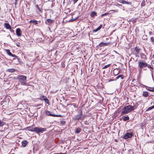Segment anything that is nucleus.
I'll use <instances>...</instances> for the list:
<instances>
[{
    "instance_id": "nucleus-1",
    "label": "nucleus",
    "mask_w": 154,
    "mask_h": 154,
    "mask_svg": "<svg viewBox=\"0 0 154 154\" xmlns=\"http://www.w3.org/2000/svg\"><path fill=\"white\" fill-rule=\"evenodd\" d=\"M137 108V106L135 105L132 106L131 105H129L126 106L122 109V111L121 113V115H122L124 114H128L136 109Z\"/></svg>"
},
{
    "instance_id": "nucleus-2",
    "label": "nucleus",
    "mask_w": 154,
    "mask_h": 154,
    "mask_svg": "<svg viewBox=\"0 0 154 154\" xmlns=\"http://www.w3.org/2000/svg\"><path fill=\"white\" fill-rule=\"evenodd\" d=\"M138 64L140 68L139 69L140 72L141 70V68L146 67L148 65L146 63L139 61L138 62Z\"/></svg>"
},
{
    "instance_id": "nucleus-3",
    "label": "nucleus",
    "mask_w": 154,
    "mask_h": 154,
    "mask_svg": "<svg viewBox=\"0 0 154 154\" xmlns=\"http://www.w3.org/2000/svg\"><path fill=\"white\" fill-rule=\"evenodd\" d=\"M46 130V128H39L38 127H35V132L37 134H39L40 133H43Z\"/></svg>"
},
{
    "instance_id": "nucleus-4",
    "label": "nucleus",
    "mask_w": 154,
    "mask_h": 154,
    "mask_svg": "<svg viewBox=\"0 0 154 154\" xmlns=\"http://www.w3.org/2000/svg\"><path fill=\"white\" fill-rule=\"evenodd\" d=\"M79 114L75 116L74 117V119L75 120H78L79 119L82 115V111L81 110H80L79 111Z\"/></svg>"
},
{
    "instance_id": "nucleus-5",
    "label": "nucleus",
    "mask_w": 154,
    "mask_h": 154,
    "mask_svg": "<svg viewBox=\"0 0 154 154\" xmlns=\"http://www.w3.org/2000/svg\"><path fill=\"white\" fill-rule=\"evenodd\" d=\"M46 114L48 115V116H50L54 117H62V116L61 115H55L54 114H52L50 113V112L49 111H47L46 112Z\"/></svg>"
},
{
    "instance_id": "nucleus-6",
    "label": "nucleus",
    "mask_w": 154,
    "mask_h": 154,
    "mask_svg": "<svg viewBox=\"0 0 154 154\" xmlns=\"http://www.w3.org/2000/svg\"><path fill=\"white\" fill-rule=\"evenodd\" d=\"M133 136V134L131 133H127L125 134L124 137V138L125 139H127L129 138H131Z\"/></svg>"
},
{
    "instance_id": "nucleus-7",
    "label": "nucleus",
    "mask_w": 154,
    "mask_h": 154,
    "mask_svg": "<svg viewBox=\"0 0 154 154\" xmlns=\"http://www.w3.org/2000/svg\"><path fill=\"white\" fill-rule=\"evenodd\" d=\"M110 42H101L99 44V46L100 47H103L104 46H107L110 45Z\"/></svg>"
},
{
    "instance_id": "nucleus-8",
    "label": "nucleus",
    "mask_w": 154,
    "mask_h": 154,
    "mask_svg": "<svg viewBox=\"0 0 154 154\" xmlns=\"http://www.w3.org/2000/svg\"><path fill=\"white\" fill-rule=\"evenodd\" d=\"M21 33L22 32L19 28H18L16 30V33L17 35L19 36H20L21 35Z\"/></svg>"
},
{
    "instance_id": "nucleus-9",
    "label": "nucleus",
    "mask_w": 154,
    "mask_h": 154,
    "mask_svg": "<svg viewBox=\"0 0 154 154\" xmlns=\"http://www.w3.org/2000/svg\"><path fill=\"white\" fill-rule=\"evenodd\" d=\"M18 78L23 81H25L26 80V77L25 76L19 75L18 76Z\"/></svg>"
},
{
    "instance_id": "nucleus-10",
    "label": "nucleus",
    "mask_w": 154,
    "mask_h": 154,
    "mask_svg": "<svg viewBox=\"0 0 154 154\" xmlns=\"http://www.w3.org/2000/svg\"><path fill=\"white\" fill-rule=\"evenodd\" d=\"M27 128L28 129V130L29 131L32 132H35V127L33 128V127H32V126H31L28 127Z\"/></svg>"
},
{
    "instance_id": "nucleus-11",
    "label": "nucleus",
    "mask_w": 154,
    "mask_h": 154,
    "mask_svg": "<svg viewBox=\"0 0 154 154\" xmlns=\"http://www.w3.org/2000/svg\"><path fill=\"white\" fill-rule=\"evenodd\" d=\"M119 73V70L118 69H115L113 70V73L115 75H116Z\"/></svg>"
},
{
    "instance_id": "nucleus-12",
    "label": "nucleus",
    "mask_w": 154,
    "mask_h": 154,
    "mask_svg": "<svg viewBox=\"0 0 154 154\" xmlns=\"http://www.w3.org/2000/svg\"><path fill=\"white\" fill-rule=\"evenodd\" d=\"M39 100H41L47 101L48 102V100L47 99L46 97L44 96H42L39 99Z\"/></svg>"
},
{
    "instance_id": "nucleus-13",
    "label": "nucleus",
    "mask_w": 154,
    "mask_h": 154,
    "mask_svg": "<svg viewBox=\"0 0 154 154\" xmlns=\"http://www.w3.org/2000/svg\"><path fill=\"white\" fill-rule=\"evenodd\" d=\"M4 26L7 29H11V26L8 23H4Z\"/></svg>"
},
{
    "instance_id": "nucleus-14",
    "label": "nucleus",
    "mask_w": 154,
    "mask_h": 154,
    "mask_svg": "<svg viewBox=\"0 0 154 154\" xmlns=\"http://www.w3.org/2000/svg\"><path fill=\"white\" fill-rule=\"evenodd\" d=\"M53 22V21L51 20V19H47L46 21L45 22V23L49 25L50 24L52 23Z\"/></svg>"
},
{
    "instance_id": "nucleus-15",
    "label": "nucleus",
    "mask_w": 154,
    "mask_h": 154,
    "mask_svg": "<svg viewBox=\"0 0 154 154\" xmlns=\"http://www.w3.org/2000/svg\"><path fill=\"white\" fill-rule=\"evenodd\" d=\"M122 118L123 119V120L125 121L128 120L129 119V118L128 116H123L122 117Z\"/></svg>"
},
{
    "instance_id": "nucleus-16",
    "label": "nucleus",
    "mask_w": 154,
    "mask_h": 154,
    "mask_svg": "<svg viewBox=\"0 0 154 154\" xmlns=\"http://www.w3.org/2000/svg\"><path fill=\"white\" fill-rule=\"evenodd\" d=\"M148 93H149L147 91H144L143 92L142 95L145 97H147L149 95Z\"/></svg>"
},
{
    "instance_id": "nucleus-17",
    "label": "nucleus",
    "mask_w": 154,
    "mask_h": 154,
    "mask_svg": "<svg viewBox=\"0 0 154 154\" xmlns=\"http://www.w3.org/2000/svg\"><path fill=\"white\" fill-rule=\"evenodd\" d=\"M28 143V142L26 140H23L22 142V144L23 146L25 147Z\"/></svg>"
},
{
    "instance_id": "nucleus-18",
    "label": "nucleus",
    "mask_w": 154,
    "mask_h": 154,
    "mask_svg": "<svg viewBox=\"0 0 154 154\" xmlns=\"http://www.w3.org/2000/svg\"><path fill=\"white\" fill-rule=\"evenodd\" d=\"M15 71V69H14L11 68L8 69L6 71L9 72L11 73L14 72Z\"/></svg>"
},
{
    "instance_id": "nucleus-19",
    "label": "nucleus",
    "mask_w": 154,
    "mask_h": 154,
    "mask_svg": "<svg viewBox=\"0 0 154 154\" xmlns=\"http://www.w3.org/2000/svg\"><path fill=\"white\" fill-rule=\"evenodd\" d=\"M30 23H33L35 25H36L38 24V21L35 20H31L29 21Z\"/></svg>"
},
{
    "instance_id": "nucleus-20",
    "label": "nucleus",
    "mask_w": 154,
    "mask_h": 154,
    "mask_svg": "<svg viewBox=\"0 0 154 154\" xmlns=\"http://www.w3.org/2000/svg\"><path fill=\"white\" fill-rule=\"evenodd\" d=\"M134 49L135 51L137 54H138L140 52V49L138 47H136L134 48Z\"/></svg>"
},
{
    "instance_id": "nucleus-21",
    "label": "nucleus",
    "mask_w": 154,
    "mask_h": 154,
    "mask_svg": "<svg viewBox=\"0 0 154 154\" xmlns=\"http://www.w3.org/2000/svg\"><path fill=\"white\" fill-rule=\"evenodd\" d=\"M121 2L122 4H127L128 5H130L131 4V2H127L125 0H122Z\"/></svg>"
},
{
    "instance_id": "nucleus-22",
    "label": "nucleus",
    "mask_w": 154,
    "mask_h": 154,
    "mask_svg": "<svg viewBox=\"0 0 154 154\" xmlns=\"http://www.w3.org/2000/svg\"><path fill=\"white\" fill-rule=\"evenodd\" d=\"M102 26V25H100L97 29L94 30L93 32H96L99 30L101 28Z\"/></svg>"
},
{
    "instance_id": "nucleus-23",
    "label": "nucleus",
    "mask_w": 154,
    "mask_h": 154,
    "mask_svg": "<svg viewBox=\"0 0 154 154\" xmlns=\"http://www.w3.org/2000/svg\"><path fill=\"white\" fill-rule=\"evenodd\" d=\"M97 16V13L95 12H92L91 14V16L92 17H94Z\"/></svg>"
},
{
    "instance_id": "nucleus-24",
    "label": "nucleus",
    "mask_w": 154,
    "mask_h": 154,
    "mask_svg": "<svg viewBox=\"0 0 154 154\" xmlns=\"http://www.w3.org/2000/svg\"><path fill=\"white\" fill-rule=\"evenodd\" d=\"M87 41L88 42L87 44L88 45H91L92 44L93 41L91 39H88Z\"/></svg>"
},
{
    "instance_id": "nucleus-25",
    "label": "nucleus",
    "mask_w": 154,
    "mask_h": 154,
    "mask_svg": "<svg viewBox=\"0 0 154 154\" xmlns=\"http://www.w3.org/2000/svg\"><path fill=\"white\" fill-rule=\"evenodd\" d=\"M82 129L80 128H77L75 131V133H79L81 131Z\"/></svg>"
},
{
    "instance_id": "nucleus-26",
    "label": "nucleus",
    "mask_w": 154,
    "mask_h": 154,
    "mask_svg": "<svg viewBox=\"0 0 154 154\" xmlns=\"http://www.w3.org/2000/svg\"><path fill=\"white\" fill-rule=\"evenodd\" d=\"M5 51L7 53L9 56L11 54V53L10 52L9 49H5Z\"/></svg>"
},
{
    "instance_id": "nucleus-27",
    "label": "nucleus",
    "mask_w": 154,
    "mask_h": 154,
    "mask_svg": "<svg viewBox=\"0 0 154 154\" xmlns=\"http://www.w3.org/2000/svg\"><path fill=\"white\" fill-rule=\"evenodd\" d=\"M120 78H121V79H123V75H120L116 77V79H118Z\"/></svg>"
},
{
    "instance_id": "nucleus-28",
    "label": "nucleus",
    "mask_w": 154,
    "mask_h": 154,
    "mask_svg": "<svg viewBox=\"0 0 154 154\" xmlns=\"http://www.w3.org/2000/svg\"><path fill=\"white\" fill-rule=\"evenodd\" d=\"M154 108V105L151 106V107H149L146 110V111H149V110H150L153 109Z\"/></svg>"
},
{
    "instance_id": "nucleus-29",
    "label": "nucleus",
    "mask_w": 154,
    "mask_h": 154,
    "mask_svg": "<svg viewBox=\"0 0 154 154\" xmlns=\"http://www.w3.org/2000/svg\"><path fill=\"white\" fill-rule=\"evenodd\" d=\"M20 83L21 85H26V82L24 81H20Z\"/></svg>"
},
{
    "instance_id": "nucleus-30",
    "label": "nucleus",
    "mask_w": 154,
    "mask_h": 154,
    "mask_svg": "<svg viewBox=\"0 0 154 154\" xmlns=\"http://www.w3.org/2000/svg\"><path fill=\"white\" fill-rule=\"evenodd\" d=\"M110 66V64H108L107 65H106L103 68V69H106L108 67H109Z\"/></svg>"
},
{
    "instance_id": "nucleus-31",
    "label": "nucleus",
    "mask_w": 154,
    "mask_h": 154,
    "mask_svg": "<svg viewBox=\"0 0 154 154\" xmlns=\"http://www.w3.org/2000/svg\"><path fill=\"white\" fill-rule=\"evenodd\" d=\"M144 86H145L146 89L147 90L150 91V90H152V89H150V88L149 87H147L146 85H145Z\"/></svg>"
},
{
    "instance_id": "nucleus-32",
    "label": "nucleus",
    "mask_w": 154,
    "mask_h": 154,
    "mask_svg": "<svg viewBox=\"0 0 154 154\" xmlns=\"http://www.w3.org/2000/svg\"><path fill=\"white\" fill-rule=\"evenodd\" d=\"M11 56L14 57H17L15 54H13L12 53L10 55Z\"/></svg>"
},
{
    "instance_id": "nucleus-33",
    "label": "nucleus",
    "mask_w": 154,
    "mask_h": 154,
    "mask_svg": "<svg viewBox=\"0 0 154 154\" xmlns=\"http://www.w3.org/2000/svg\"><path fill=\"white\" fill-rule=\"evenodd\" d=\"M36 8H37V9H38V10L39 11H41V9L37 5L36 6Z\"/></svg>"
},
{
    "instance_id": "nucleus-34",
    "label": "nucleus",
    "mask_w": 154,
    "mask_h": 154,
    "mask_svg": "<svg viewBox=\"0 0 154 154\" xmlns=\"http://www.w3.org/2000/svg\"><path fill=\"white\" fill-rule=\"evenodd\" d=\"M3 122H1V120H0V126H2V125H3Z\"/></svg>"
},
{
    "instance_id": "nucleus-35",
    "label": "nucleus",
    "mask_w": 154,
    "mask_h": 154,
    "mask_svg": "<svg viewBox=\"0 0 154 154\" xmlns=\"http://www.w3.org/2000/svg\"><path fill=\"white\" fill-rule=\"evenodd\" d=\"M16 45L18 47H20V43L18 42H17L16 43Z\"/></svg>"
},
{
    "instance_id": "nucleus-36",
    "label": "nucleus",
    "mask_w": 154,
    "mask_h": 154,
    "mask_svg": "<svg viewBox=\"0 0 154 154\" xmlns=\"http://www.w3.org/2000/svg\"><path fill=\"white\" fill-rule=\"evenodd\" d=\"M148 67L149 68H150L152 69H153V68L152 67H151L150 65H147Z\"/></svg>"
},
{
    "instance_id": "nucleus-37",
    "label": "nucleus",
    "mask_w": 154,
    "mask_h": 154,
    "mask_svg": "<svg viewBox=\"0 0 154 154\" xmlns=\"http://www.w3.org/2000/svg\"><path fill=\"white\" fill-rule=\"evenodd\" d=\"M78 0H73V2L74 4H75L78 1Z\"/></svg>"
},
{
    "instance_id": "nucleus-38",
    "label": "nucleus",
    "mask_w": 154,
    "mask_h": 154,
    "mask_svg": "<svg viewBox=\"0 0 154 154\" xmlns=\"http://www.w3.org/2000/svg\"><path fill=\"white\" fill-rule=\"evenodd\" d=\"M107 14H107V13H105L104 14H103L101 15V16L103 17V16L106 15Z\"/></svg>"
},
{
    "instance_id": "nucleus-39",
    "label": "nucleus",
    "mask_w": 154,
    "mask_h": 154,
    "mask_svg": "<svg viewBox=\"0 0 154 154\" xmlns=\"http://www.w3.org/2000/svg\"><path fill=\"white\" fill-rule=\"evenodd\" d=\"M132 152V153H133V151L131 149H130L128 151V152L129 153H130V152Z\"/></svg>"
},
{
    "instance_id": "nucleus-40",
    "label": "nucleus",
    "mask_w": 154,
    "mask_h": 154,
    "mask_svg": "<svg viewBox=\"0 0 154 154\" xmlns=\"http://www.w3.org/2000/svg\"><path fill=\"white\" fill-rule=\"evenodd\" d=\"M45 103H46L48 104L49 105V101L48 102L47 101H45Z\"/></svg>"
},
{
    "instance_id": "nucleus-41",
    "label": "nucleus",
    "mask_w": 154,
    "mask_h": 154,
    "mask_svg": "<svg viewBox=\"0 0 154 154\" xmlns=\"http://www.w3.org/2000/svg\"><path fill=\"white\" fill-rule=\"evenodd\" d=\"M112 11H113L114 12H118V10H112Z\"/></svg>"
},
{
    "instance_id": "nucleus-42",
    "label": "nucleus",
    "mask_w": 154,
    "mask_h": 154,
    "mask_svg": "<svg viewBox=\"0 0 154 154\" xmlns=\"http://www.w3.org/2000/svg\"><path fill=\"white\" fill-rule=\"evenodd\" d=\"M10 30V31L11 32H14V31L13 30H12L11 29H11H9Z\"/></svg>"
},
{
    "instance_id": "nucleus-43",
    "label": "nucleus",
    "mask_w": 154,
    "mask_h": 154,
    "mask_svg": "<svg viewBox=\"0 0 154 154\" xmlns=\"http://www.w3.org/2000/svg\"><path fill=\"white\" fill-rule=\"evenodd\" d=\"M150 91H152L154 92V88H153L152 89V90H150Z\"/></svg>"
},
{
    "instance_id": "nucleus-44",
    "label": "nucleus",
    "mask_w": 154,
    "mask_h": 154,
    "mask_svg": "<svg viewBox=\"0 0 154 154\" xmlns=\"http://www.w3.org/2000/svg\"><path fill=\"white\" fill-rule=\"evenodd\" d=\"M62 122V124H63V125H64V124H65V121H63Z\"/></svg>"
},
{
    "instance_id": "nucleus-45",
    "label": "nucleus",
    "mask_w": 154,
    "mask_h": 154,
    "mask_svg": "<svg viewBox=\"0 0 154 154\" xmlns=\"http://www.w3.org/2000/svg\"><path fill=\"white\" fill-rule=\"evenodd\" d=\"M59 154H64V153H59Z\"/></svg>"
},
{
    "instance_id": "nucleus-46",
    "label": "nucleus",
    "mask_w": 154,
    "mask_h": 154,
    "mask_svg": "<svg viewBox=\"0 0 154 154\" xmlns=\"http://www.w3.org/2000/svg\"><path fill=\"white\" fill-rule=\"evenodd\" d=\"M152 78H153V74H152Z\"/></svg>"
},
{
    "instance_id": "nucleus-47",
    "label": "nucleus",
    "mask_w": 154,
    "mask_h": 154,
    "mask_svg": "<svg viewBox=\"0 0 154 154\" xmlns=\"http://www.w3.org/2000/svg\"><path fill=\"white\" fill-rule=\"evenodd\" d=\"M55 154H59V153H55Z\"/></svg>"
},
{
    "instance_id": "nucleus-48",
    "label": "nucleus",
    "mask_w": 154,
    "mask_h": 154,
    "mask_svg": "<svg viewBox=\"0 0 154 154\" xmlns=\"http://www.w3.org/2000/svg\"><path fill=\"white\" fill-rule=\"evenodd\" d=\"M153 57H154V54L153 55Z\"/></svg>"
},
{
    "instance_id": "nucleus-49",
    "label": "nucleus",
    "mask_w": 154,
    "mask_h": 154,
    "mask_svg": "<svg viewBox=\"0 0 154 154\" xmlns=\"http://www.w3.org/2000/svg\"><path fill=\"white\" fill-rule=\"evenodd\" d=\"M151 39L153 38L152 37L151 38Z\"/></svg>"
},
{
    "instance_id": "nucleus-50",
    "label": "nucleus",
    "mask_w": 154,
    "mask_h": 154,
    "mask_svg": "<svg viewBox=\"0 0 154 154\" xmlns=\"http://www.w3.org/2000/svg\"><path fill=\"white\" fill-rule=\"evenodd\" d=\"M154 104V103H153Z\"/></svg>"
}]
</instances>
